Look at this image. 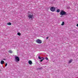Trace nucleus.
I'll return each instance as SVG.
<instances>
[{
	"mask_svg": "<svg viewBox=\"0 0 78 78\" xmlns=\"http://www.w3.org/2000/svg\"><path fill=\"white\" fill-rule=\"evenodd\" d=\"M60 14L61 15L63 16V15H66V12L64 10H62L60 13Z\"/></svg>",
	"mask_w": 78,
	"mask_h": 78,
	"instance_id": "nucleus-2",
	"label": "nucleus"
},
{
	"mask_svg": "<svg viewBox=\"0 0 78 78\" xmlns=\"http://www.w3.org/2000/svg\"><path fill=\"white\" fill-rule=\"evenodd\" d=\"M44 58H43V59L41 60H40V62H42V61H43V60H44Z\"/></svg>",
	"mask_w": 78,
	"mask_h": 78,
	"instance_id": "nucleus-15",
	"label": "nucleus"
},
{
	"mask_svg": "<svg viewBox=\"0 0 78 78\" xmlns=\"http://www.w3.org/2000/svg\"><path fill=\"white\" fill-rule=\"evenodd\" d=\"M72 62V60H69V63H71Z\"/></svg>",
	"mask_w": 78,
	"mask_h": 78,
	"instance_id": "nucleus-14",
	"label": "nucleus"
},
{
	"mask_svg": "<svg viewBox=\"0 0 78 78\" xmlns=\"http://www.w3.org/2000/svg\"><path fill=\"white\" fill-rule=\"evenodd\" d=\"M48 39V37H46V39Z\"/></svg>",
	"mask_w": 78,
	"mask_h": 78,
	"instance_id": "nucleus-18",
	"label": "nucleus"
},
{
	"mask_svg": "<svg viewBox=\"0 0 78 78\" xmlns=\"http://www.w3.org/2000/svg\"><path fill=\"white\" fill-rule=\"evenodd\" d=\"M3 60H6V59H3Z\"/></svg>",
	"mask_w": 78,
	"mask_h": 78,
	"instance_id": "nucleus-20",
	"label": "nucleus"
},
{
	"mask_svg": "<svg viewBox=\"0 0 78 78\" xmlns=\"http://www.w3.org/2000/svg\"><path fill=\"white\" fill-rule=\"evenodd\" d=\"M64 24H65V23H64V22H62V24H61V25H64Z\"/></svg>",
	"mask_w": 78,
	"mask_h": 78,
	"instance_id": "nucleus-10",
	"label": "nucleus"
},
{
	"mask_svg": "<svg viewBox=\"0 0 78 78\" xmlns=\"http://www.w3.org/2000/svg\"><path fill=\"white\" fill-rule=\"evenodd\" d=\"M15 60H16V61H20L19 58L18 57H15Z\"/></svg>",
	"mask_w": 78,
	"mask_h": 78,
	"instance_id": "nucleus-5",
	"label": "nucleus"
},
{
	"mask_svg": "<svg viewBox=\"0 0 78 78\" xmlns=\"http://www.w3.org/2000/svg\"><path fill=\"white\" fill-rule=\"evenodd\" d=\"M7 65H8V64L7 63H5V67H6V66H7Z\"/></svg>",
	"mask_w": 78,
	"mask_h": 78,
	"instance_id": "nucleus-16",
	"label": "nucleus"
},
{
	"mask_svg": "<svg viewBox=\"0 0 78 78\" xmlns=\"http://www.w3.org/2000/svg\"><path fill=\"white\" fill-rule=\"evenodd\" d=\"M50 9L51 11H52V12H54V11H55V9H56L54 7H52Z\"/></svg>",
	"mask_w": 78,
	"mask_h": 78,
	"instance_id": "nucleus-3",
	"label": "nucleus"
},
{
	"mask_svg": "<svg viewBox=\"0 0 78 78\" xmlns=\"http://www.w3.org/2000/svg\"><path fill=\"white\" fill-rule=\"evenodd\" d=\"M28 62L29 64H32V61L31 60L29 61Z\"/></svg>",
	"mask_w": 78,
	"mask_h": 78,
	"instance_id": "nucleus-6",
	"label": "nucleus"
},
{
	"mask_svg": "<svg viewBox=\"0 0 78 78\" xmlns=\"http://www.w3.org/2000/svg\"><path fill=\"white\" fill-rule=\"evenodd\" d=\"M5 63V62L3 60L1 61V64H3Z\"/></svg>",
	"mask_w": 78,
	"mask_h": 78,
	"instance_id": "nucleus-7",
	"label": "nucleus"
},
{
	"mask_svg": "<svg viewBox=\"0 0 78 78\" xmlns=\"http://www.w3.org/2000/svg\"><path fill=\"white\" fill-rule=\"evenodd\" d=\"M57 12H60V9H58L57 10Z\"/></svg>",
	"mask_w": 78,
	"mask_h": 78,
	"instance_id": "nucleus-12",
	"label": "nucleus"
},
{
	"mask_svg": "<svg viewBox=\"0 0 78 78\" xmlns=\"http://www.w3.org/2000/svg\"><path fill=\"white\" fill-rule=\"evenodd\" d=\"M7 25H11V23L9 22V23H7Z\"/></svg>",
	"mask_w": 78,
	"mask_h": 78,
	"instance_id": "nucleus-8",
	"label": "nucleus"
},
{
	"mask_svg": "<svg viewBox=\"0 0 78 78\" xmlns=\"http://www.w3.org/2000/svg\"><path fill=\"white\" fill-rule=\"evenodd\" d=\"M47 60H48V58L47 57H46L45 58Z\"/></svg>",
	"mask_w": 78,
	"mask_h": 78,
	"instance_id": "nucleus-17",
	"label": "nucleus"
},
{
	"mask_svg": "<svg viewBox=\"0 0 78 78\" xmlns=\"http://www.w3.org/2000/svg\"><path fill=\"white\" fill-rule=\"evenodd\" d=\"M36 42L38 44H41L42 43V41L38 39L36 41Z\"/></svg>",
	"mask_w": 78,
	"mask_h": 78,
	"instance_id": "nucleus-4",
	"label": "nucleus"
},
{
	"mask_svg": "<svg viewBox=\"0 0 78 78\" xmlns=\"http://www.w3.org/2000/svg\"><path fill=\"white\" fill-rule=\"evenodd\" d=\"M43 58H44V57L41 58L40 56H38V59H43Z\"/></svg>",
	"mask_w": 78,
	"mask_h": 78,
	"instance_id": "nucleus-11",
	"label": "nucleus"
},
{
	"mask_svg": "<svg viewBox=\"0 0 78 78\" xmlns=\"http://www.w3.org/2000/svg\"><path fill=\"white\" fill-rule=\"evenodd\" d=\"M77 27H78V24H77L76 25Z\"/></svg>",
	"mask_w": 78,
	"mask_h": 78,
	"instance_id": "nucleus-19",
	"label": "nucleus"
},
{
	"mask_svg": "<svg viewBox=\"0 0 78 78\" xmlns=\"http://www.w3.org/2000/svg\"><path fill=\"white\" fill-rule=\"evenodd\" d=\"M9 52L10 53H12V51H11V50H9Z\"/></svg>",
	"mask_w": 78,
	"mask_h": 78,
	"instance_id": "nucleus-9",
	"label": "nucleus"
},
{
	"mask_svg": "<svg viewBox=\"0 0 78 78\" xmlns=\"http://www.w3.org/2000/svg\"><path fill=\"white\" fill-rule=\"evenodd\" d=\"M28 17L29 19H32L33 17V14H32L30 13V12H28Z\"/></svg>",
	"mask_w": 78,
	"mask_h": 78,
	"instance_id": "nucleus-1",
	"label": "nucleus"
},
{
	"mask_svg": "<svg viewBox=\"0 0 78 78\" xmlns=\"http://www.w3.org/2000/svg\"><path fill=\"white\" fill-rule=\"evenodd\" d=\"M17 35H18V36H20L21 35V34L19 32L17 33Z\"/></svg>",
	"mask_w": 78,
	"mask_h": 78,
	"instance_id": "nucleus-13",
	"label": "nucleus"
}]
</instances>
